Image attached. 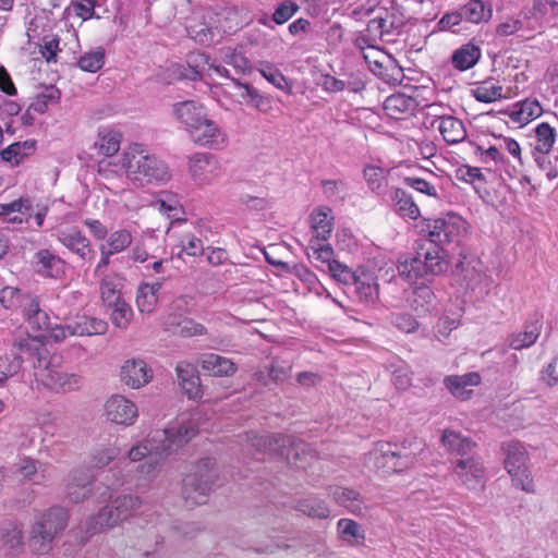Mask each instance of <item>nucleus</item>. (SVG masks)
Wrapping results in <instances>:
<instances>
[{
    "label": "nucleus",
    "instance_id": "58",
    "mask_svg": "<svg viewBox=\"0 0 558 558\" xmlns=\"http://www.w3.org/2000/svg\"><path fill=\"white\" fill-rule=\"evenodd\" d=\"M108 307L111 308L110 318L112 324L118 328L125 329L133 317L131 305L124 300H121L112 303V305Z\"/></svg>",
    "mask_w": 558,
    "mask_h": 558
},
{
    "label": "nucleus",
    "instance_id": "48",
    "mask_svg": "<svg viewBox=\"0 0 558 558\" xmlns=\"http://www.w3.org/2000/svg\"><path fill=\"white\" fill-rule=\"evenodd\" d=\"M121 287V278L118 275L104 276L101 278L100 295L106 306H111L112 303L123 300Z\"/></svg>",
    "mask_w": 558,
    "mask_h": 558
},
{
    "label": "nucleus",
    "instance_id": "2",
    "mask_svg": "<svg viewBox=\"0 0 558 558\" xmlns=\"http://www.w3.org/2000/svg\"><path fill=\"white\" fill-rule=\"evenodd\" d=\"M428 239L413 256L399 259L398 272L410 280L439 276L447 271L449 262L444 245H459L466 233L468 222L454 213H448L427 225Z\"/></svg>",
    "mask_w": 558,
    "mask_h": 558
},
{
    "label": "nucleus",
    "instance_id": "53",
    "mask_svg": "<svg viewBox=\"0 0 558 558\" xmlns=\"http://www.w3.org/2000/svg\"><path fill=\"white\" fill-rule=\"evenodd\" d=\"M105 59V49L102 47H97L96 49L82 54L77 61V65L82 71L96 73L104 66Z\"/></svg>",
    "mask_w": 558,
    "mask_h": 558
},
{
    "label": "nucleus",
    "instance_id": "50",
    "mask_svg": "<svg viewBox=\"0 0 558 558\" xmlns=\"http://www.w3.org/2000/svg\"><path fill=\"white\" fill-rule=\"evenodd\" d=\"M133 241L130 230L122 228L108 233L105 242L100 246L109 251V253L119 254L125 251Z\"/></svg>",
    "mask_w": 558,
    "mask_h": 558
},
{
    "label": "nucleus",
    "instance_id": "54",
    "mask_svg": "<svg viewBox=\"0 0 558 558\" xmlns=\"http://www.w3.org/2000/svg\"><path fill=\"white\" fill-rule=\"evenodd\" d=\"M17 352L11 355L0 356V386H2L9 377L15 375L22 366L23 353H21L15 344L13 345Z\"/></svg>",
    "mask_w": 558,
    "mask_h": 558
},
{
    "label": "nucleus",
    "instance_id": "12",
    "mask_svg": "<svg viewBox=\"0 0 558 558\" xmlns=\"http://www.w3.org/2000/svg\"><path fill=\"white\" fill-rule=\"evenodd\" d=\"M189 174L197 185H210L222 174L218 158L210 153H195L187 159Z\"/></svg>",
    "mask_w": 558,
    "mask_h": 558
},
{
    "label": "nucleus",
    "instance_id": "49",
    "mask_svg": "<svg viewBox=\"0 0 558 558\" xmlns=\"http://www.w3.org/2000/svg\"><path fill=\"white\" fill-rule=\"evenodd\" d=\"M260 75L276 88L291 94L292 83L270 62H260L257 68Z\"/></svg>",
    "mask_w": 558,
    "mask_h": 558
},
{
    "label": "nucleus",
    "instance_id": "55",
    "mask_svg": "<svg viewBox=\"0 0 558 558\" xmlns=\"http://www.w3.org/2000/svg\"><path fill=\"white\" fill-rule=\"evenodd\" d=\"M32 294L24 293L19 288L7 286L0 290V304L8 310L21 307L24 308L25 300L32 298Z\"/></svg>",
    "mask_w": 558,
    "mask_h": 558
},
{
    "label": "nucleus",
    "instance_id": "19",
    "mask_svg": "<svg viewBox=\"0 0 558 558\" xmlns=\"http://www.w3.org/2000/svg\"><path fill=\"white\" fill-rule=\"evenodd\" d=\"M33 267L40 277L58 280L65 275L66 263L52 251L41 248L33 256Z\"/></svg>",
    "mask_w": 558,
    "mask_h": 558
},
{
    "label": "nucleus",
    "instance_id": "5",
    "mask_svg": "<svg viewBox=\"0 0 558 558\" xmlns=\"http://www.w3.org/2000/svg\"><path fill=\"white\" fill-rule=\"evenodd\" d=\"M123 167L125 177L135 186L159 185L171 178L167 163L140 144H132L123 151Z\"/></svg>",
    "mask_w": 558,
    "mask_h": 558
},
{
    "label": "nucleus",
    "instance_id": "63",
    "mask_svg": "<svg viewBox=\"0 0 558 558\" xmlns=\"http://www.w3.org/2000/svg\"><path fill=\"white\" fill-rule=\"evenodd\" d=\"M493 142L495 143L496 147L498 148V151L505 154L507 151L510 156H512L515 160L521 162V147L519 143L508 136L504 135H493Z\"/></svg>",
    "mask_w": 558,
    "mask_h": 558
},
{
    "label": "nucleus",
    "instance_id": "13",
    "mask_svg": "<svg viewBox=\"0 0 558 558\" xmlns=\"http://www.w3.org/2000/svg\"><path fill=\"white\" fill-rule=\"evenodd\" d=\"M189 133L193 143L210 149H222L228 144L227 133L207 114Z\"/></svg>",
    "mask_w": 558,
    "mask_h": 558
},
{
    "label": "nucleus",
    "instance_id": "28",
    "mask_svg": "<svg viewBox=\"0 0 558 558\" xmlns=\"http://www.w3.org/2000/svg\"><path fill=\"white\" fill-rule=\"evenodd\" d=\"M543 113V107L539 101L535 98H526L524 100L513 104L509 111V118L521 125L529 123L530 121L541 117Z\"/></svg>",
    "mask_w": 558,
    "mask_h": 558
},
{
    "label": "nucleus",
    "instance_id": "47",
    "mask_svg": "<svg viewBox=\"0 0 558 558\" xmlns=\"http://www.w3.org/2000/svg\"><path fill=\"white\" fill-rule=\"evenodd\" d=\"M121 134L113 130H100L98 138L95 142V148L99 154L110 157L117 154L120 149Z\"/></svg>",
    "mask_w": 558,
    "mask_h": 558
},
{
    "label": "nucleus",
    "instance_id": "43",
    "mask_svg": "<svg viewBox=\"0 0 558 558\" xmlns=\"http://www.w3.org/2000/svg\"><path fill=\"white\" fill-rule=\"evenodd\" d=\"M330 496L337 504L345 507L350 512L354 514L363 512V502L356 490L348 487H335L330 490Z\"/></svg>",
    "mask_w": 558,
    "mask_h": 558
},
{
    "label": "nucleus",
    "instance_id": "9",
    "mask_svg": "<svg viewBox=\"0 0 558 558\" xmlns=\"http://www.w3.org/2000/svg\"><path fill=\"white\" fill-rule=\"evenodd\" d=\"M141 505V499L132 495H123L117 497L111 505L104 507L97 514L90 517L84 526L80 529L84 531L82 542H86L92 535L112 527L120 521L126 519L132 510Z\"/></svg>",
    "mask_w": 558,
    "mask_h": 558
},
{
    "label": "nucleus",
    "instance_id": "11",
    "mask_svg": "<svg viewBox=\"0 0 558 558\" xmlns=\"http://www.w3.org/2000/svg\"><path fill=\"white\" fill-rule=\"evenodd\" d=\"M505 469L511 476L513 485L525 493H534V482L527 466L529 453L525 446L520 441L504 444Z\"/></svg>",
    "mask_w": 558,
    "mask_h": 558
},
{
    "label": "nucleus",
    "instance_id": "1",
    "mask_svg": "<svg viewBox=\"0 0 558 558\" xmlns=\"http://www.w3.org/2000/svg\"><path fill=\"white\" fill-rule=\"evenodd\" d=\"M198 432V415L182 414L165 429L150 432L148 436L128 451L126 474L117 478L100 493L99 500L110 498V489L123 484L143 486L158 473L163 458L182 448Z\"/></svg>",
    "mask_w": 558,
    "mask_h": 558
},
{
    "label": "nucleus",
    "instance_id": "51",
    "mask_svg": "<svg viewBox=\"0 0 558 558\" xmlns=\"http://www.w3.org/2000/svg\"><path fill=\"white\" fill-rule=\"evenodd\" d=\"M186 32L192 39L201 45L211 44L218 35L217 27L207 24L205 21L190 22L186 25Z\"/></svg>",
    "mask_w": 558,
    "mask_h": 558
},
{
    "label": "nucleus",
    "instance_id": "20",
    "mask_svg": "<svg viewBox=\"0 0 558 558\" xmlns=\"http://www.w3.org/2000/svg\"><path fill=\"white\" fill-rule=\"evenodd\" d=\"M120 376L126 386L138 389L151 380L153 371L144 360L132 359L124 362Z\"/></svg>",
    "mask_w": 558,
    "mask_h": 558
},
{
    "label": "nucleus",
    "instance_id": "4",
    "mask_svg": "<svg viewBox=\"0 0 558 558\" xmlns=\"http://www.w3.org/2000/svg\"><path fill=\"white\" fill-rule=\"evenodd\" d=\"M15 347L21 353L36 359L33 367L38 386L56 392H69L81 387V376L65 373L59 365V359L50 356L45 343L37 337H22L15 342Z\"/></svg>",
    "mask_w": 558,
    "mask_h": 558
},
{
    "label": "nucleus",
    "instance_id": "57",
    "mask_svg": "<svg viewBox=\"0 0 558 558\" xmlns=\"http://www.w3.org/2000/svg\"><path fill=\"white\" fill-rule=\"evenodd\" d=\"M474 155L482 163L489 165H504L507 159L505 154L498 151L494 142H490L487 147L481 144L474 145Z\"/></svg>",
    "mask_w": 558,
    "mask_h": 558
},
{
    "label": "nucleus",
    "instance_id": "62",
    "mask_svg": "<svg viewBox=\"0 0 558 558\" xmlns=\"http://www.w3.org/2000/svg\"><path fill=\"white\" fill-rule=\"evenodd\" d=\"M362 56L365 62L368 64L369 70L376 74H381V70L384 68V61L387 58L385 53L373 46L367 47L366 49L362 48Z\"/></svg>",
    "mask_w": 558,
    "mask_h": 558
},
{
    "label": "nucleus",
    "instance_id": "30",
    "mask_svg": "<svg viewBox=\"0 0 558 558\" xmlns=\"http://www.w3.org/2000/svg\"><path fill=\"white\" fill-rule=\"evenodd\" d=\"M306 255L311 263L322 270L328 271L331 266L329 264L336 263V259H333V250L327 241L310 240L306 247Z\"/></svg>",
    "mask_w": 558,
    "mask_h": 558
},
{
    "label": "nucleus",
    "instance_id": "59",
    "mask_svg": "<svg viewBox=\"0 0 558 558\" xmlns=\"http://www.w3.org/2000/svg\"><path fill=\"white\" fill-rule=\"evenodd\" d=\"M180 247L181 254H186L189 256H199L204 253V244L201 238L191 232H184L180 236Z\"/></svg>",
    "mask_w": 558,
    "mask_h": 558
},
{
    "label": "nucleus",
    "instance_id": "31",
    "mask_svg": "<svg viewBox=\"0 0 558 558\" xmlns=\"http://www.w3.org/2000/svg\"><path fill=\"white\" fill-rule=\"evenodd\" d=\"M332 210L329 207H318L311 214V240L328 241L332 232Z\"/></svg>",
    "mask_w": 558,
    "mask_h": 558
},
{
    "label": "nucleus",
    "instance_id": "36",
    "mask_svg": "<svg viewBox=\"0 0 558 558\" xmlns=\"http://www.w3.org/2000/svg\"><path fill=\"white\" fill-rule=\"evenodd\" d=\"M391 202L398 214L403 218L416 220L421 216V211L411 194L403 189L396 187L391 191Z\"/></svg>",
    "mask_w": 558,
    "mask_h": 558
},
{
    "label": "nucleus",
    "instance_id": "22",
    "mask_svg": "<svg viewBox=\"0 0 558 558\" xmlns=\"http://www.w3.org/2000/svg\"><path fill=\"white\" fill-rule=\"evenodd\" d=\"M481 384V375L470 372L463 375H450L444 379L445 387L459 400H468L473 395V388Z\"/></svg>",
    "mask_w": 558,
    "mask_h": 558
},
{
    "label": "nucleus",
    "instance_id": "42",
    "mask_svg": "<svg viewBox=\"0 0 558 558\" xmlns=\"http://www.w3.org/2000/svg\"><path fill=\"white\" fill-rule=\"evenodd\" d=\"M441 442L449 452L462 457L470 453L473 447L475 446V442L472 441L470 438L451 429L444 430L441 435Z\"/></svg>",
    "mask_w": 558,
    "mask_h": 558
},
{
    "label": "nucleus",
    "instance_id": "45",
    "mask_svg": "<svg viewBox=\"0 0 558 558\" xmlns=\"http://www.w3.org/2000/svg\"><path fill=\"white\" fill-rule=\"evenodd\" d=\"M387 174L388 171L385 168L374 165H367L363 170L368 189L377 195H381L388 185Z\"/></svg>",
    "mask_w": 558,
    "mask_h": 558
},
{
    "label": "nucleus",
    "instance_id": "41",
    "mask_svg": "<svg viewBox=\"0 0 558 558\" xmlns=\"http://www.w3.org/2000/svg\"><path fill=\"white\" fill-rule=\"evenodd\" d=\"M36 150V141L27 140L24 142H15L1 150L0 155L3 161L10 162L12 166H19L24 158L33 155Z\"/></svg>",
    "mask_w": 558,
    "mask_h": 558
},
{
    "label": "nucleus",
    "instance_id": "27",
    "mask_svg": "<svg viewBox=\"0 0 558 558\" xmlns=\"http://www.w3.org/2000/svg\"><path fill=\"white\" fill-rule=\"evenodd\" d=\"M416 100L402 93L392 94L384 101L386 114L395 120H402L414 112Z\"/></svg>",
    "mask_w": 558,
    "mask_h": 558
},
{
    "label": "nucleus",
    "instance_id": "16",
    "mask_svg": "<svg viewBox=\"0 0 558 558\" xmlns=\"http://www.w3.org/2000/svg\"><path fill=\"white\" fill-rule=\"evenodd\" d=\"M105 412L109 421L125 426L133 425L138 416L136 404L121 395H113L106 401Z\"/></svg>",
    "mask_w": 558,
    "mask_h": 558
},
{
    "label": "nucleus",
    "instance_id": "24",
    "mask_svg": "<svg viewBox=\"0 0 558 558\" xmlns=\"http://www.w3.org/2000/svg\"><path fill=\"white\" fill-rule=\"evenodd\" d=\"M94 474L88 469L74 470L69 475L66 493L71 501L81 502L86 499L90 493Z\"/></svg>",
    "mask_w": 558,
    "mask_h": 558
},
{
    "label": "nucleus",
    "instance_id": "6",
    "mask_svg": "<svg viewBox=\"0 0 558 558\" xmlns=\"http://www.w3.org/2000/svg\"><path fill=\"white\" fill-rule=\"evenodd\" d=\"M245 450L255 460H262L264 454L269 453L296 461L300 452H305V444L294 436L251 432L246 434Z\"/></svg>",
    "mask_w": 558,
    "mask_h": 558
},
{
    "label": "nucleus",
    "instance_id": "35",
    "mask_svg": "<svg viewBox=\"0 0 558 558\" xmlns=\"http://www.w3.org/2000/svg\"><path fill=\"white\" fill-rule=\"evenodd\" d=\"M481 48L472 43L462 45L453 51L451 63L459 71H466L473 68L481 59Z\"/></svg>",
    "mask_w": 558,
    "mask_h": 558
},
{
    "label": "nucleus",
    "instance_id": "44",
    "mask_svg": "<svg viewBox=\"0 0 558 558\" xmlns=\"http://www.w3.org/2000/svg\"><path fill=\"white\" fill-rule=\"evenodd\" d=\"M534 134V150L541 155H548L556 142V129L547 122H542L535 126Z\"/></svg>",
    "mask_w": 558,
    "mask_h": 558
},
{
    "label": "nucleus",
    "instance_id": "56",
    "mask_svg": "<svg viewBox=\"0 0 558 558\" xmlns=\"http://www.w3.org/2000/svg\"><path fill=\"white\" fill-rule=\"evenodd\" d=\"M296 508L302 513L317 519H326L330 514V510L326 502L314 497L300 500Z\"/></svg>",
    "mask_w": 558,
    "mask_h": 558
},
{
    "label": "nucleus",
    "instance_id": "60",
    "mask_svg": "<svg viewBox=\"0 0 558 558\" xmlns=\"http://www.w3.org/2000/svg\"><path fill=\"white\" fill-rule=\"evenodd\" d=\"M223 61L227 65L232 66L238 74H246L251 71L248 59L240 51L227 49L223 52Z\"/></svg>",
    "mask_w": 558,
    "mask_h": 558
},
{
    "label": "nucleus",
    "instance_id": "23",
    "mask_svg": "<svg viewBox=\"0 0 558 558\" xmlns=\"http://www.w3.org/2000/svg\"><path fill=\"white\" fill-rule=\"evenodd\" d=\"M410 283H418L422 282L413 289L411 306L418 315H425L436 307V296L428 283H430L435 277L430 279L417 278L410 280L408 277H404Z\"/></svg>",
    "mask_w": 558,
    "mask_h": 558
},
{
    "label": "nucleus",
    "instance_id": "64",
    "mask_svg": "<svg viewBox=\"0 0 558 558\" xmlns=\"http://www.w3.org/2000/svg\"><path fill=\"white\" fill-rule=\"evenodd\" d=\"M120 453V450L117 447H107L101 450H97L92 454L89 460L90 469H101L108 465L112 460H114Z\"/></svg>",
    "mask_w": 558,
    "mask_h": 558
},
{
    "label": "nucleus",
    "instance_id": "21",
    "mask_svg": "<svg viewBox=\"0 0 558 558\" xmlns=\"http://www.w3.org/2000/svg\"><path fill=\"white\" fill-rule=\"evenodd\" d=\"M543 327V315L535 313L524 324V330L521 332L512 333L508 337V345L513 350H522L533 345L539 335Z\"/></svg>",
    "mask_w": 558,
    "mask_h": 558
},
{
    "label": "nucleus",
    "instance_id": "46",
    "mask_svg": "<svg viewBox=\"0 0 558 558\" xmlns=\"http://www.w3.org/2000/svg\"><path fill=\"white\" fill-rule=\"evenodd\" d=\"M429 177L430 179L420 178L416 175H408L403 178V182L407 186L421 194L439 199V189L436 184L437 178L433 172H429Z\"/></svg>",
    "mask_w": 558,
    "mask_h": 558
},
{
    "label": "nucleus",
    "instance_id": "34",
    "mask_svg": "<svg viewBox=\"0 0 558 558\" xmlns=\"http://www.w3.org/2000/svg\"><path fill=\"white\" fill-rule=\"evenodd\" d=\"M198 60L204 63V65H207V70L214 72L216 75L225 78H231L229 74V70L220 64H216L214 61H211L208 57L205 54H198L195 58L190 57L189 59V72L190 73H181L182 76L190 78V80H198L202 78L203 71L205 68H199Z\"/></svg>",
    "mask_w": 558,
    "mask_h": 558
},
{
    "label": "nucleus",
    "instance_id": "37",
    "mask_svg": "<svg viewBox=\"0 0 558 558\" xmlns=\"http://www.w3.org/2000/svg\"><path fill=\"white\" fill-rule=\"evenodd\" d=\"M199 363L203 369L215 376H229L236 371L235 364L231 360L215 353L203 354Z\"/></svg>",
    "mask_w": 558,
    "mask_h": 558
},
{
    "label": "nucleus",
    "instance_id": "40",
    "mask_svg": "<svg viewBox=\"0 0 558 558\" xmlns=\"http://www.w3.org/2000/svg\"><path fill=\"white\" fill-rule=\"evenodd\" d=\"M28 199L19 198L8 204H0V217L10 223H22L31 216Z\"/></svg>",
    "mask_w": 558,
    "mask_h": 558
},
{
    "label": "nucleus",
    "instance_id": "26",
    "mask_svg": "<svg viewBox=\"0 0 558 558\" xmlns=\"http://www.w3.org/2000/svg\"><path fill=\"white\" fill-rule=\"evenodd\" d=\"M175 372L179 384L187 398L191 400L201 398V379L196 366L192 363L181 361L177 364Z\"/></svg>",
    "mask_w": 558,
    "mask_h": 558
},
{
    "label": "nucleus",
    "instance_id": "38",
    "mask_svg": "<svg viewBox=\"0 0 558 558\" xmlns=\"http://www.w3.org/2000/svg\"><path fill=\"white\" fill-rule=\"evenodd\" d=\"M165 329L181 337H195L206 335L207 329L204 325L196 323L191 318L169 317L165 322Z\"/></svg>",
    "mask_w": 558,
    "mask_h": 558
},
{
    "label": "nucleus",
    "instance_id": "3",
    "mask_svg": "<svg viewBox=\"0 0 558 558\" xmlns=\"http://www.w3.org/2000/svg\"><path fill=\"white\" fill-rule=\"evenodd\" d=\"M25 301L22 311L23 318L31 329L46 331L45 335L36 336L43 343L44 340L60 343L72 336L104 335L108 329L106 320L86 314H77L73 318L66 319L64 324L52 325L48 313L41 310L37 296L33 295Z\"/></svg>",
    "mask_w": 558,
    "mask_h": 558
},
{
    "label": "nucleus",
    "instance_id": "52",
    "mask_svg": "<svg viewBox=\"0 0 558 558\" xmlns=\"http://www.w3.org/2000/svg\"><path fill=\"white\" fill-rule=\"evenodd\" d=\"M502 86L493 80H486L480 83L474 89L473 95L481 102H494L501 99Z\"/></svg>",
    "mask_w": 558,
    "mask_h": 558
},
{
    "label": "nucleus",
    "instance_id": "32",
    "mask_svg": "<svg viewBox=\"0 0 558 558\" xmlns=\"http://www.w3.org/2000/svg\"><path fill=\"white\" fill-rule=\"evenodd\" d=\"M162 283L161 279L154 282H141L136 292V305L141 313L150 314L155 311Z\"/></svg>",
    "mask_w": 558,
    "mask_h": 558
},
{
    "label": "nucleus",
    "instance_id": "33",
    "mask_svg": "<svg viewBox=\"0 0 558 558\" xmlns=\"http://www.w3.org/2000/svg\"><path fill=\"white\" fill-rule=\"evenodd\" d=\"M359 300L364 304H375L378 300V283L371 271L360 270L356 281L353 283Z\"/></svg>",
    "mask_w": 558,
    "mask_h": 558
},
{
    "label": "nucleus",
    "instance_id": "61",
    "mask_svg": "<svg viewBox=\"0 0 558 558\" xmlns=\"http://www.w3.org/2000/svg\"><path fill=\"white\" fill-rule=\"evenodd\" d=\"M299 10L300 7L296 2L292 0H283L276 7L271 15V21L277 25H282L292 19Z\"/></svg>",
    "mask_w": 558,
    "mask_h": 558
},
{
    "label": "nucleus",
    "instance_id": "17",
    "mask_svg": "<svg viewBox=\"0 0 558 558\" xmlns=\"http://www.w3.org/2000/svg\"><path fill=\"white\" fill-rule=\"evenodd\" d=\"M12 476L20 474L23 480L34 485H45L51 478L50 465L31 457H19V460L9 466Z\"/></svg>",
    "mask_w": 558,
    "mask_h": 558
},
{
    "label": "nucleus",
    "instance_id": "25",
    "mask_svg": "<svg viewBox=\"0 0 558 558\" xmlns=\"http://www.w3.org/2000/svg\"><path fill=\"white\" fill-rule=\"evenodd\" d=\"M432 128H437L442 138L450 145L458 144L466 137L463 122L452 116H436L430 121Z\"/></svg>",
    "mask_w": 558,
    "mask_h": 558
},
{
    "label": "nucleus",
    "instance_id": "10",
    "mask_svg": "<svg viewBox=\"0 0 558 558\" xmlns=\"http://www.w3.org/2000/svg\"><path fill=\"white\" fill-rule=\"evenodd\" d=\"M214 468L213 458H203L197 462L194 472L184 478L182 494L189 506L206 504L216 477Z\"/></svg>",
    "mask_w": 558,
    "mask_h": 558
},
{
    "label": "nucleus",
    "instance_id": "15",
    "mask_svg": "<svg viewBox=\"0 0 558 558\" xmlns=\"http://www.w3.org/2000/svg\"><path fill=\"white\" fill-rule=\"evenodd\" d=\"M25 548L22 524L16 520H4L0 524V550L5 558L20 556Z\"/></svg>",
    "mask_w": 558,
    "mask_h": 558
},
{
    "label": "nucleus",
    "instance_id": "14",
    "mask_svg": "<svg viewBox=\"0 0 558 558\" xmlns=\"http://www.w3.org/2000/svg\"><path fill=\"white\" fill-rule=\"evenodd\" d=\"M57 240L82 262H90L95 251L88 238L77 227L62 228L56 233Z\"/></svg>",
    "mask_w": 558,
    "mask_h": 558
},
{
    "label": "nucleus",
    "instance_id": "39",
    "mask_svg": "<svg viewBox=\"0 0 558 558\" xmlns=\"http://www.w3.org/2000/svg\"><path fill=\"white\" fill-rule=\"evenodd\" d=\"M459 10L462 20L474 24L489 21L493 13L490 4L483 0H469Z\"/></svg>",
    "mask_w": 558,
    "mask_h": 558
},
{
    "label": "nucleus",
    "instance_id": "18",
    "mask_svg": "<svg viewBox=\"0 0 558 558\" xmlns=\"http://www.w3.org/2000/svg\"><path fill=\"white\" fill-rule=\"evenodd\" d=\"M453 470L468 489L477 490L484 487L485 469L480 458L459 459Z\"/></svg>",
    "mask_w": 558,
    "mask_h": 558
},
{
    "label": "nucleus",
    "instance_id": "7",
    "mask_svg": "<svg viewBox=\"0 0 558 558\" xmlns=\"http://www.w3.org/2000/svg\"><path fill=\"white\" fill-rule=\"evenodd\" d=\"M68 520L66 509L59 506L51 507L37 517L28 541L32 551L39 555L49 553L57 536L66 527Z\"/></svg>",
    "mask_w": 558,
    "mask_h": 558
},
{
    "label": "nucleus",
    "instance_id": "29",
    "mask_svg": "<svg viewBox=\"0 0 558 558\" xmlns=\"http://www.w3.org/2000/svg\"><path fill=\"white\" fill-rule=\"evenodd\" d=\"M173 113L184 125L186 132H190L207 114L204 107L193 100L174 104Z\"/></svg>",
    "mask_w": 558,
    "mask_h": 558
},
{
    "label": "nucleus",
    "instance_id": "8",
    "mask_svg": "<svg viewBox=\"0 0 558 558\" xmlns=\"http://www.w3.org/2000/svg\"><path fill=\"white\" fill-rule=\"evenodd\" d=\"M423 451V442L414 440L407 446L389 442L378 444L372 452L375 459V466L383 469L384 473H398L413 466L417 456Z\"/></svg>",
    "mask_w": 558,
    "mask_h": 558
}]
</instances>
